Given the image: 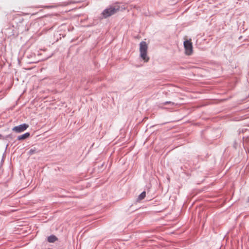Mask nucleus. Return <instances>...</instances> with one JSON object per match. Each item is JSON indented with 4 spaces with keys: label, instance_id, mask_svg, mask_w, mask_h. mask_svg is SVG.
Wrapping results in <instances>:
<instances>
[{
    "label": "nucleus",
    "instance_id": "f257e3e1",
    "mask_svg": "<svg viewBox=\"0 0 249 249\" xmlns=\"http://www.w3.org/2000/svg\"><path fill=\"white\" fill-rule=\"evenodd\" d=\"M119 9L120 7L118 5L110 6L102 12V16L104 18H107L116 13Z\"/></svg>",
    "mask_w": 249,
    "mask_h": 249
},
{
    "label": "nucleus",
    "instance_id": "0eeeda50",
    "mask_svg": "<svg viewBox=\"0 0 249 249\" xmlns=\"http://www.w3.org/2000/svg\"><path fill=\"white\" fill-rule=\"evenodd\" d=\"M146 196V193L145 191L142 192L138 197L137 201H141L144 199Z\"/></svg>",
    "mask_w": 249,
    "mask_h": 249
},
{
    "label": "nucleus",
    "instance_id": "f03ea898",
    "mask_svg": "<svg viewBox=\"0 0 249 249\" xmlns=\"http://www.w3.org/2000/svg\"><path fill=\"white\" fill-rule=\"evenodd\" d=\"M147 45L144 41H142L140 44V52L141 58L145 61H148L149 58L147 56Z\"/></svg>",
    "mask_w": 249,
    "mask_h": 249
},
{
    "label": "nucleus",
    "instance_id": "39448f33",
    "mask_svg": "<svg viewBox=\"0 0 249 249\" xmlns=\"http://www.w3.org/2000/svg\"><path fill=\"white\" fill-rule=\"evenodd\" d=\"M30 136V133L29 132H26L21 135L18 136L17 137V140L18 141H21L25 140L28 138Z\"/></svg>",
    "mask_w": 249,
    "mask_h": 249
},
{
    "label": "nucleus",
    "instance_id": "7ed1b4c3",
    "mask_svg": "<svg viewBox=\"0 0 249 249\" xmlns=\"http://www.w3.org/2000/svg\"><path fill=\"white\" fill-rule=\"evenodd\" d=\"M184 47L185 50V53L190 55L193 53V46L191 41L186 40L184 41Z\"/></svg>",
    "mask_w": 249,
    "mask_h": 249
},
{
    "label": "nucleus",
    "instance_id": "20e7f679",
    "mask_svg": "<svg viewBox=\"0 0 249 249\" xmlns=\"http://www.w3.org/2000/svg\"><path fill=\"white\" fill-rule=\"evenodd\" d=\"M29 127V125L26 124H22L19 125L14 127L12 130L17 133H21L26 130Z\"/></svg>",
    "mask_w": 249,
    "mask_h": 249
},
{
    "label": "nucleus",
    "instance_id": "423d86ee",
    "mask_svg": "<svg viewBox=\"0 0 249 249\" xmlns=\"http://www.w3.org/2000/svg\"><path fill=\"white\" fill-rule=\"evenodd\" d=\"M57 240V238L54 235H51L47 238V241L49 243H54Z\"/></svg>",
    "mask_w": 249,
    "mask_h": 249
},
{
    "label": "nucleus",
    "instance_id": "1a4fd4ad",
    "mask_svg": "<svg viewBox=\"0 0 249 249\" xmlns=\"http://www.w3.org/2000/svg\"><path fill=\"white\" fill-rule=\"evenodd\" d=\"M168 104L173 105L174 103H173L172 102H170V101H167V102H164L163 103V105H168Z\"/></svg>",
    "mask_w": 249,
    "mask_h": 249
},
{
    "label": "nucleus",
    "instance_id": "6e6552de",
    "mask_svg": "<svg viewBox=\"0 0 249 249\" xmlns=\"http://www.w3.org/2000/svg\"><path fill=\"white\" fill-rule=\"evenodd\" d=\"M37 152L38 151L37 150V149L35 147H34L30 149V150L29 151V154L30 155H32Z\"/></svg>",
    "mask_w": 249,
    "mask_h": 249
},
{
    "label": "nucleus",
    "instance_id": "9d476101",
    "mask_svg": "<svg viewBox=\"0 0 249 249\" xmlns=\"http://www.w3.org/2000/svg\"><path fill=\"white\" fill-rule=\"evenodd\" d=\"M1 137H2L1 135L0 134V138Z\"/></svg>",
    "mask_w": 249,
    "mask_h": 249
},
{
    "label": "nucleus",
    "instance_id": "9b49d317",
    "mask_svg": "<svg viewBox=\"0 0 249 249\" xmlns=\"http://www.w3.org/2000/svg\"><path fill=\"white\" fill-rule=\"evenodd\" d=\"M248 201L249 202V200H248Z\"/></svg>",
    "mask_w": 249,
    "mask_h": 249
}]
</instances>
